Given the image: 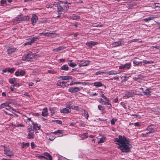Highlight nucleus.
Returning a JSON list of instances; mask_svg holds the SVG:
<instances>
[{"label": "nucleus", "mask_w": 160, "mask_h": 160, "mask_svg": "<svg viewBox=\"0 0 160 160\" xmlns=\"http://www.w3.org/2000/svg\"><path fill=\"white\" fill-rule=\"evenodd\" d=\"M114 141L119 145L118 147L122 152L127 153L129 152L131 148L130 141L124 136L119 135L118 138H115Z\"/></svg>", "instance_id": "obj_1"}, {"label": "nucleus", "mask_w": 160, "mask_h": 160, "mask_svg": "<svg viewBox=\"0 0 160 160\" xmlns=\"http://www.w3.org/2000/svg\"><path fill=\"white\" fill-rule=\"evenodd\" d=\"M4 148V154L9 157L13 156L14 153L8 147L5 146L1 145Z\"/></svg>", "instance_id": "obj_2"}, {"label": "nucleus", "mask_w": 160, "mask_h": 160, "mask_svg": "<svg viewBox=\"0 0 160 160\" xmlns=\"http://www.w3.org/2000/svg\"><path fill=\"white\" fill-rule=\"evenodd\" d=\"M29 17L28 16H18L14 19V22L15 23H19L21 21H24L28 20Z\"/></svg>", "instance_id": "obj_3"}, {"label": "nucleus", "mask_w": 160, "mask_h": 160, "mask_svg": "<svg viewBox=\"0 0 160 160\" xmlns=\"http://www.w3.org/2000/svg\"><path fill=\"white\" fill-rule=\"evenodd\" d=\"M136 90H132V91H126L125 92V97H127V98H128L130 97H133V94L138 95H142L141 93H136Z\"/></svg>", "instance_id": "obj_4"}, {"label": "nucleus", "mask_w": 160, "mask_h": 160, "mask_svg": "<svg viewBox=\"0 0 160 160\" xmlns=\"http://www.w3.org/2000/svg\"><path fill=\"white\" fill-rule=\"evenodd\" d=\"M63 132V131L62 130H58L55 131L54 132H52L51 133V134H54L55 136H54L55 138L58 137H61L63 136L62 135H60V134H62Z\"/></svg>", "instance_id": "obj_5"}, {"label": "nucleus", "mask_w": 160, "mask_h": 160, "mask_svg": "<svg viewBox=\"0 0 160 160\" xmlns=\"http://www.w3.org/2000/svg\"><path fill=\"white\" fill-rule=\"evenodd\" d=\"M29 133L28 134V138L29 139H32L34 138L35 135L34 133V130L31 128L28 129Z\"/></svg>", "instance_id": "obj_6"}, {"label": "nucleus", "mask_w": 160, "mask_h": 160, "mask_svg": "<svg viewBox=\"0 0 160 160\" xmlns=\"http://www.w3.org/2000/svg\"><path fill=\"white\" fill-rule=\"evenodd\" d=\"M90 64V62L88 60H82L80 61L79 63L78 64L79 67L87 66Z\"/></svg>", "instance_id": "obj_7"}, {"label": "nucleus", "mask_w": 160, "mask_h": 160, "mask_svg": "<svg viewBox=\"0 0 160 160\" xmlns=\"http://www.w3.org/2000/svg\"><path fill=\"white\" fill-rule=\"evenodd\" d=\"M58 12V17H59L62 13V12L64 10L63 8L59 4H57Z\"/></svg>", "instance_id": "obj_8"}, {"label": "nucleus", "mask_w": 160, "mask_h": 160, "mask_svg": "<svg viewBox=\"0 0 160 160\" xmlns=\"http://www.w3.org/2000/svg\"><path fill=\"white\" fill-rule=\"evenodd\" d=\"M81 89V88L78 87H73L69 88L68 91L71 92H75L80 91Z\"/></svg>", "instance_id": "obj_9"}, {"label": "nucleus", "mask_w": 160, "mask_h": 160, "mask_svg": "<svg viewBox=\"0 0 160 160\" xmlns=\"http://www.w3.org/2000/svg\"><path fill=\"white\" fill-rule=\"evenodd\" d=\"M98 42H96L90 41L86 43V45L89 47L92 48L95 45H97Z\"/></svg>", "instance_id": "obj_10"}, {"label": "nucleus", "mask_w": 160, "mask_h": 160, "mask_svg": "<svg viewBox=\"0 0 160 160\" xmlns=\"http://www.w3.org/2000/svg\"><path fill=\"white\" fill-rule=\"evenodd\" d=\"M123 45V42L120 41H119L117 42H113L112 45V47H118L119 46Z\"/></svg>", "instance_id": "obj_11"}, {"label": "nucleus", "mask_w": 160, "mask_h": 160, "mask_svg": "<svg viewBox=\"0 0 160 160\" xmlns=\"http://www.w3.org/2000/svg\"><path fill=\"white\" fill-rule=\"evenodd\" d=\"M38 20V16L35 14H33L31 18L32 23L33 25L34 24L36 23L37 22Z\"/></svg>", "instance_id": "obj_12"}, {"label": "nucleus", "mask_w": 160, "mask_h": 160, "mask_svg": "<svg viewBox=\"0 0 160 160\" xmlns=\"http://www.w3.org/2000/svg\"><path fill=\"white\" fill-rule=\"evenodd\" d=\"M35 57L34 55L32 54V52H30L28 53L26 57V59L28 61H29L31 59L34 58Z\"/></svg>", "instance_id": "obj_13"}, {"label": "nucleus", "mask_w": 160, "mask_h": 160, "mask_svg": "<svg viewBox=\"0 0 160 160\" xmlns=\"http://www.w3.org/2000/svg\"><path fill=\"white\" fill-rule=\"evenodd\" d=\"M70 111L71 110L70 107H67L60 110V112L61 113H68L70 112Z\"/></svg>", "instance_id": "obj_14"}, {"label": "nucleus", "mask_w": 160, "mask_h": 160, "mask_svg": "<svg viewBox=\"0 0 160 160\" xmlns=\"http://www.w3.org/2000/svg\"><path fill=\"white\" fill-rule=\"evenodd\" d=\"M152 90V89L150 88H147L143 91V93L145 95L147 96H149L151 95Z\"/></svg>", "instance_id": "obj_15"}, {"label": "nucleus", "mask_w": 160, "mask_h": 160, "mask_svg": "<svg viewBox=\"0 0 160 160\" xmlns=\"http://www.w3.org/2000/svg\"><path fill=\"white\" fill-rule=\"evenodd\" d=\"M39 38L38 37H35L33 38L30 41L28 42H26L24 44V45L25 46H26L28 45H31L32 43H33L35 41V39H38Z\"/></svg>", "instance_id": "obj_16"}, {"label": "nucleus", "mask_w": 160, "mask_h": 160, "mask_svg": "<svg viewBox=\"0 0 160 160\" xmlns=\"http://www.w3.org/2000/svg\"><path fill=\"white\" fill-rule=\"evenodd\" d=\"M57 84L58 86H60L63 88L67 87L68 85L67 84L66 82H65L64 81L58 82H57Z\"/></svg>", "instance_id": "obj_17"}, {"label": "nucleus", "mask_w": 160, "mask_h": 160, "mask_svg": "<svg viewBox=\"0 0 160 160\" xmlns=\"http://www.w3.org/2000/svg\"><path fill=\"white\" fill-rule=\"evenodd\" d=\"M32 124H33V129L36 130V131H35V133L38 132L37 130L40 129L41 125L37 123H32Z\"/></svg>", "instance_id": "obj_18"}, {"label": "nucleus", "mask_w": 160, "mask_h": 160, "mask_svg": "<svg viewBox=\"0 0 160 160\" xmlns=\"http://www.w3.org/2000/svg\"><path fill=\"white\" fill-rule=\"evenodd\" d=\"M106 101V102H105L104 103V105H110V107H112V105L111 103L109 102V99L107 98L105 96L103 98Z\"/></svg>", "instance_id": "obj_19"}, {"label": "nucleus", "mask_w": 160, "mask_h": 160, "mask_svg": "<svg viewBox=\"0 0 160 160\" xmlns=\"http://www.w3.org/2000/svg\"><path fill=\"white\" fill-rule=\"evenodd\" d=\"M16 51V48H11L7 50L8 53L9 55L11 54L12 53L15 52Z\"/></svg>", "instance_id": "obj_20"}, {"label": "nucleus", "mask_w": 160, "mask_h": 160, "mask_svg": "<svg viewBox=\"0 0 160 160\" xmlns=\"http://www.w3.org/2000/svg\"><path fill=\"white\" fill-rule=\"evenodd\" d=\"M60 78L61 79L65 80L71 79L72 78V77L70 76H61L60 77Z\"/></svg>", "instance_id": "obj_21"}, {"label": "nucleus", "mask_w": 160, "mask_h": 160, "mask_svg": "<svg viewBox=\"0 0 160 160\" xmlns=\"http://www.w3.org/2000/svg\"><path fill=\"white\" fill-rule=\"evenodd\" d=\"M42 115L44 117L47 116L48 115V109L45 108L43 109L42 112Z\"/></svg>", "instance_id": "obj_22"}, {"label": "nucleus", "mask_w": 160, "mask_h": 160, "mask_svg": "<svg viewBox=\"0 0 160 160\" xmlns=\"http://www.w3.org/2000/svg\"><path fill=\"white\" fill-rule=\"evenodd\" d=\"M12 125L13 126L15 127H23L24 126V125L21 123H19V122H17L16 123H15L14 124L12 123Z\"/></svg>", "instance_id": "obj_23"}, {"label": "nucleus", "mask_w": 160, "mask_h": 160, "mask_svg": "<svg viewBox=\"0 0 160 160\" xmlns=\"http://www.w3.org/2000/svg\"><path fill=\"white\" fill-rule=\"evenodd\" d=\"M98 108L101 112L102 113H103L105 112V108L102 106L99 105L98 106Z\"/></svg>", "instance_id": "obj_24"}, {"label": "nucleus", "mask_w": 160, "mask_h": 160, "mask_svg": "<svg viewBox=\"0 0 160 160\" xmlns=\"http://www.w3.org/2000/svg\"><path fill=\"white\" fill-rule=\"evenodd\" d=\"M105 73L108 75H116L118 73L116 71H111L108 72H105Z\"/></svg>", "instance_id": "obj_25"}, {"label": "nucleus", "mask_w": 160, "mask_h": 160, "mask_svg": "<svg viewBox=\"0 0 160 160\" xmlns=\"http://www.w3.org/2000/svg\"><path fill=\"white\" fill-rule=\"evenodd\" d=\"M155 17L153 16H151L148 17L147 18H145L143 19V20L146 22H148L149 21L152 20L154 19Z\"/></svg>", "instance_id": "obj_26"}, {"label": "nucleus", "mask_w": 160, "mask_h": 160, "mask_svg": "<svg viewBox=\"0 0 160 160\" xmlns=\"http://www.w3.org/2000/svg\"><path fill=\"white\" fill-rule=\"evenodd\" d=\"M56 108L53 107H50L49 108V110L51 111V115L52 116L55 113V111L56 110Z\"/></svg>", "instance_id": "obj_27"}, {"label": "nucleus", "mask_w": 160, "mask_h": 160, "mask_svg": "<svg viewBox=\"0 0 160 160\" xmlns=\"http://www.w3.org/2000/svg\"><path fill=\"white\" fill-rule=\"evenodd\" d=\"M93 85L96 87H100L102 86V82H95L93 83Z\"/></svg>", "instance_id": "obj_28"}, {"label": "nucleus", "mask_w": 160, "mask_h": 160, "mask_svg": "<svg viewBox=\"0 0 160 160\" xmlns=\"http://www.w3.org/2000/svg\"><path fill=\"white\" fill-rule=\"evenodd\" d=\"M79 137L81 138V140H83L88 138V137L85 133L81 134L79 135Z\"/></svg>", "instance_id": "obj_29"}, {"label": "nucleus", "mask_w": 160, "mask_h": 160, "mask_svg": "<svg viewBox=\"0 0 160 160\" xmlns=\"http://www.w3.org/2000/svg\"><path fill=\"white\" fill-rule=\"evenodd\" d=\"M52 33H50V32H42L39 33L40 36L44 35L45 36L50 37L51 36V35L52 34Z\"/></svg>", "instance_id": "obj_30"}, {"label": "nucleus", "mask_w": 160, "mask_h": 160, "mask_svg": "<svg viewBox=\"0 0 160 160\" xmlns=\"http://www.w3.org/2000/svg\"><path fill=\"white\" fill-rule=\"evenodd\" d=\"M69 67L67 65H64L60 68V69L62 70L67 71L69 70Z\"/></svg>", "instance_id": "obj_31"}, {"label": "nucleus", "mask_w": 160, "mask_h": 160, "mask_svg": "<svg viewBox=\"0 0 160 160\" xmlns=\"http://www.w3.org/2000/svg\"><path fill=\"white\" fill-rule=\"evenodd\" d=\"M9 105V103L8 102H6L2 104L0 106V109H2L5 108H6L8 105Z\"/></svg>", "instance_id": "obj_32"}, {"label": "nucleus", "mask_w": 160, "mask_h": 160, "mask_svg": "<svg viewBox=\"0 0 160 160\" xmlns=\"http://www.w3.org/2000/svg\"><path fill=\"white\" fill-rule=\"evenodd\" d=\"M43 155L48 157V158H47V160L50 159V160H51V159L52 158L51 156L50 155V154L48 152H45L43 154Z\"/></svg>", "instance_id": "obj_33"}, {"label": "nucleus", "mask_w": 160, "mask_h": 160, "mask_svg": "<svg viewBox=\"0 0 160 160\" xmlns=\"http://www.w3.org/2000/svg\"><path fill=\"white\" fill-rule=\"evenodd\" d=\"M151 130H149L146 132L142 133L141 134V136L143 137H147L148 134L151 133Z\"/></svg>", "instance_id": "obj_34"}, {"label": "nucleus", "mask_w": 160, "mask_h": 160, "mask_svg": "<svg viewBox=\"0 0 160 160\" xmlns=\"http://www.w3.org/2000/svg\"><path fill=\"white\" fill-rule=\"evenodd\" d=\"M142 62L144 64H151L153 63V61L152 60L147 61L145 60H143Z\"/></svg>", "instance_id": "obj_35"}, {"label": "nucleus", "mask_w": 160, "mask_h": 160, "mask_svg": "<svg viewBox=\"0 0 160 160\" xmlns=\"http://www.w3.org/2000/svg\"><path fill=\"white\" fill-rule=\"evenodd\" d=\"M71 18L73 20H77L79 19V17L76 15L73 14L71 17Z\"/></svg>", "instance_id": "obj_36"}, {"label": "nucleus", "mask_w": 160, "mask_h": 160, "mask_svg": "<svg viewBox=\"0 0 160 160\" xmlns=\"http://www.w3.org/2000/svg\"><path fill=\"white\" fill-rule=\"evenodd\" d=\"M106 140V137H103L100 138L99 141L98 142V143H102L103 142Z\"/></svg>", "instance_id": "obj_37"}, {"label": "nucleus", "mask_w": 160, "mask_h": 160, "mask_svg": "<svg viewBox=\"0 0 160 160\" xmlns=\"http://www.w3.org/2000/svg\"><path fill=\"white\" fill-rule=\"evenodd\" d=\"M83 114L84 116L85 117H86V119H88V118L89 117V115L88 113L85 110H84Z\"/></svg>", "instance_id": "obj_38"}, {"label": "nucleus", "mask_w": 160, "mask_h": 160, "mask_svg": "<svg viewBox=\"0 0 160 160\" xmlns=\"http://www.w3.org/2000/svg\"><path fill=\"white\" fill-rule=\"evenodd\" d=\"M124 65V68H126L128 69H129L131 66V64L130 63H127Z\"/></svg>", "instance_id": "obj_39"}, {"label": "nucleus", "mask_w": 160, "mask_h": 160, "mask_svg": "<svg viewBox=\"0 0 160 160\" xmlns=\"http://www.w3.org/2000/svg\"><path fill=\"white\" fill-rule=\"evenodd\" d=\"M62 49V47H59L57 48L53 49V51L56 52H58Z\"/></svg>", "instance_id": "obj_40"}, {"label": "nucleus", "mask_w": 160, "mask_h": 160, "mask_svg": "<svg viewBox=\"0 0 160 160\" xmlns=\"http://www.w3.org/2000/svg\"><path fill=\"white\" fill-rule=\"evenodd\" d=\"M16 81V79L15 78H10L9 80V82L10 83L12 84H13L14 82H15Z\"/></svg>", "instance_id": "obj_41"}, {"label": "nucleus", "mask_w": 160, "mask_h": 160, "mask_svg": "<svg viewBox=\"0 0 160 160\" xmlns=\"http://www.w3.org/2000/svg\"><path fill=\"white\" fill-rule=\"evenodd\" d=\"M71 108H72L73 109L76 110L78 111L79 110V108L78 106H72L70 107Z\"/></svg>", "instance_id": "obj_42"}, {"label": "nucleus", "mask_w": 160, "mask_h": 160, "mask_svg": "<svg viewBox=\"0 0 160 160\" xmlns=\"http://www.w3.org/2000/svg\"><path fill=\"white\" fill-rule=\"evenodd\" d=\"M68 64L69 66L72 68L75 67L77 66V64H76L72 62L69 63Z\"/></svg>", "instance_id": "obj_43"}, {"label": "nucleus", "mask_w": 160, "mask_h": 160, "mask_svg": "<svg viewBox=\"0 0 160 160\" xmlns=\"http://www.w3.org/2000/svg\"><path fill=\"white\" fill-rule=\"evenodd\" d=\"M155 7L157 8V9L160 10V3H156L155 4Z\"/></svg>", "instance_id": "obj_44"}, {"label": "nucleus", "mask_w": 160, "mask_h": 160, "mask_svg": "<svg viewBox=\"0 0 160 160\" xmlns=\"http://www.w3.org/2000/svg\"><path fill=\"white\" fill-rule=\"evenodd\" d=\"M117 121L116 119L112 118L111 120V123L112 125H114L115 124V122Z\"/></svg>", "instance_id": "obj_45"}, {"label": "nucleus", "mask_w": 160, "mask_h": 160, "mask_svg": "<svg viewBox=\"0 0 160 160\" xmlns=\"http://www.w3.org/2000/svg\"><path fill=\"white\" fill-rule=\"evenodd\" d=\"M6 109L11 111L12 110H14L13 108L9 106V105H8V106L6 107Z\"/></svg>", "instance_id": "obj_46"}, {"label": "nucleus", "mask_w": 160, "mask_h": 160, "mask_svg": "<svg viewBox=\"0 0 160 160\" xmlns=\"http://www.w3.org/2000/svg\"><path fill=\"white\" fill-rule=\"evenodd\" d=\"M15 70V69L14 68H8V72H10V73L13 72Z\"/></svg>", "instance_id": "obj_47"}, {"label": "nucleus", "mask_w": 160, "mask_h": 160, "mask_svg": "<svg viewBox=\"0 0 160 160\" xmlns=\"http://www.w3.org/2000/svg\"><path fill=\"white\" fill-rule=\"evenodd\" d=\"M29 143H23V144L22 145V148H24L26 147H28L29 146Z\"/></svg>", "instance_id": "obj_48"}, {"label": "nucleus", "mask_w": 160, "mask_h": 160, "mask_svg": "<svg viewBox=\"0 0 160 160\" xmlns=\"http://www.w3.org/2000/svg\"><path fill=\"white\" fill-rule=\"evenodd\" d=\"M120 104L125 109H127L126 104L124 103V102H121Z\"/></svg>", "instance_id": "obj_49"}, {"label": "nucleus", "mask_w": 160, "mask_h": 160, "mask_svg": "<svg viewBox=\"0 0 160 160\" xmlns=\"http://www.w3.org/2000/svg\"><path fill=\"white\" fill-rule=\"evenodd\" d=\"M19 72L20 76H24L25 74V72L24 70H21Z\"/></svg>", "instance_id": "obj_50"}, {"label": "nucleus", "mask_w": 160, "mask_h": 160, "mask_svg": "<svg viewBox=\"0 0 160 160\" xmlns=\"http://www.w3.org/2000/svg\"><path fill=\"white\" fill-rule=\"evenodd\" d=\"M1 3L2 4H5L6 5H7V2L6 0H1Z\"/></svg>", "instance_id": "obj_51"}, {"label": "nucleus", "mask_w": 160, "mask_h": 160, "mask_svg": "<svg viewBox=\"0 0 160 160\" xmlns=\"http://www.w3.org/2000/svg\"><path fill=\"white\" fill-rule=\"evenodd\" d=\"M105 73V72H102V71H98L96 72V75H99V74H101V73Z\"/></svg>", "instance_id": "obj_52"}, {"label": "nucleus", "mask_w": 160, "mask_h": 160, "mask_svg": "<svg viewBox=\"0 0 160 160\" xmlns=\"http://www.w3.org/2000/svg\"><path fill=\"white\" fill-rule=\"evenodd\" d=\"M133 125L135 127H139L140 126V124L139 122H137L134 123Z\"/></svg>", "instance_id": "obj_53"}, {"label": "nucleus", "mask_w": 160, "mask_h": 160, "mask_svg": "<svg viewBox=\"0 0 160 160\" xmlns=\"http://www.w3.org/2000/svg\"><path fill=\"white\" fill-rule=\"evenodd\" d=\"M27 119H26L27 121L28 122H30L31 121V122H32V123H33V122L31 120V118H28L27 117H26Z\"/></svg>", "instance_id": "obj_54"}, {"label": "nucleus", "mask_w": 160, "mask_h": 160, "mask_svg": "<svg viewBox=\"0 0 160 160\" xmlns=\"http://www.w3.org/2000/svg\"><path fill=\"white\" fill-rule=\"evenodd\" d=\"M10 89L11 91H13L15 89V88L14 87V86L13 85H12L10 87Z\"/></svg>", "instance_id": "obj_55"}, {"label": "nucleus", "mask_w": 160, "mask_h": 160, "mask_svg": "<svg viewBox=\"0 0 160 160\" xmlns=\"http://www.w3.org/2000/svg\"><path fill=\"white\" fill-rule=\"evenodd\" d=\"M56 3V2H54V3L52 5H49L48 6H47V8H52L53 7V6L55 5Z\"/></svg>", "instance_id": "obj_56"}, {"label": "nucleus", "mask_w": 160, "mask_h": 160, "mask_svg": "<svg viewBox=\"0 0 160 160\" xmlns=\"http://www.w3.org/2000/svg\"><path fill=\"white\" fill-rule=\"evenodd\" d=\"M63 8L64 10H67L69 8V6L68 5L63 6Z\"/></svg>", "instance_id": "obj_57"}, {"label": "nucleus", "mask_w": 160, "mask_h": 160, "mask_svg": "<svg viewBox=\"0 0 160 160\" xmlns=\"http://www.w3.org/2000/svg\"><path fill=\"white\" fill-rule=\"evenodd\" d=\"M15 75L17 76H20V72H19L18 71H16L15 72Z\"/></svg>", "instance_id": "obj_58"}, {"label": "nucleus", "mask_w": 160, "mask_h": 160, "mask_svg": "<svg viewBox=\"0 0 160 160\" xmlns=\"http://www.w3.org/2000/svg\"><path fill=\"white\" fill-rule=\"evenodd\" d=\"M155 48L156 49H157L160 50V46H156V47H155V46L152 47V48Z\"/></svg>", "instance_id": "obj_59"}, {"label": "nucleus", "mask_w": 160, "mask_h": 160, "mask_svg": "<svg viewBox=\"0 0 160 160\" xmlns=\"http://www.w3.org/2000/svg\"><path fill=\"white\" fill-rule=\"evenodd\" d=\"M56 122L59 124H61L62 123V122L60 120H56Z\"/></svg>", "instance_id": "obj_60"}, {"label": "nucleus", "mask_w": 160, "mask_h": 160, "mask_svg": "<svg viewBox=\"0 0 160 160\" xmlns=\"http://www.w3.org/2000/svg\"><path fill=\"white\" fill-rule=\"evenodd\" d=\"M48 73H52V74H53L54 73V72L52 70H49L48 71Z\"/></svg>", "instance_id": "obj_61"}, {"label": "nucleus", "mask_w": 160, "mask_h": 160, "mask_svg": "<svg viewBox=\"0 0 160 160\" xmlns=\"http://www.w3.org/2000/svg\"><path fill=\"white\" fill-rule=\"evenodd\" d=\"M31 145L32 148H34L35 147V145L33 142H31Z\"/></svg>", "instance_id": "obj_62"}, {"label": "nucleus", "mask_w": 160, "mask_h": 160, "mask_svg": "<svg viewBox=\"0 0 160 160\" xmlns=\"http://www.w3.org/2000/svg\"><path fill=\"white\" fill-rule=\"evenodd\" d=\"M133 63L134 64H135L136 65H138L140 63V62H137V61H134L133 62Z\"/></svg>", "instance_id": "obj_63"}, {"label": "nucleus", "mask_w": 160, "mask_h": 160, "mask_svg": "<svg viewBox=\"0 0 160 160\" xmlns=\"http://www.w3.org/2000/svg\"><path fill=\"white\" fill-rule=\"evenodd\" d=\"M14 87H19L20 86L19 84L18 83H15L13 85Z\"/></svg>", "instance_id": "obj_64"}]
</instances>
